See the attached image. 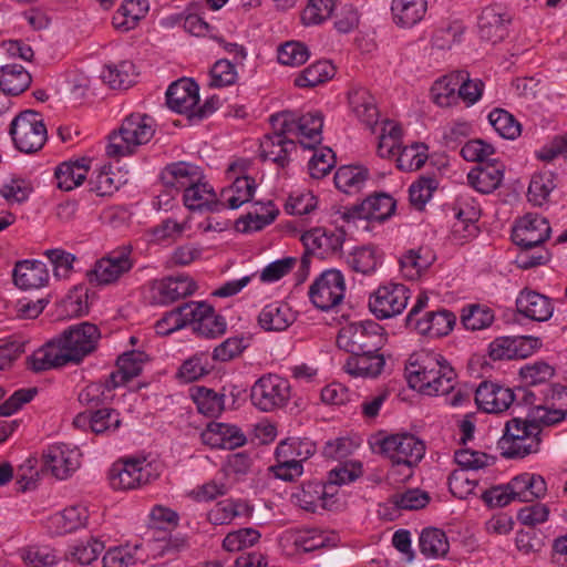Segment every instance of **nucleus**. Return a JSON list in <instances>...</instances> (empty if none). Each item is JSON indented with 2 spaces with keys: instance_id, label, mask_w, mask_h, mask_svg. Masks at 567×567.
Returning a JSON list of instances; mask_svg holds the SVG:
<instances>
[{
  "instance_id": "1",
  "label": "nucleus",
  "mask_w": 567,
  "mask_h": 567,
  "mask_svg": "<svg viewBox=\"0 0 567 567\" xmlns=\"http://www.w3.org/2000/svg\"><path fill=\"white\" fill-rule=\"evenodd\" d=\"M164 187L182 192L185 206L190 210L220 212L223 203L217 198L214 188L204 182V174L199 166L176 162L168 164L161 173Z\"/></svg>"
},
{
  "instance_id": "2",
  "label": "nucleus",
  "mask_w": 567,
  "mask_h": 567,
  "mask_svg": "<svg viewBox=\"0 0 567 567\" xmlns=\"http://www.w3.org/2000/svg\"><path fill=\"white\" fill-rule=\"evenodd\" d=\"M409 385L423 395H446L456 384V373L445 358L423 352L405 369Z\"/></svg>"
},
{
  "instance_id": "3",
  "label": "nucleus",
  "mask_w": 567,
  "mask_h": 567,
  "mask_svg": "<svg viewBox=\"0 0 567 567\" xmlns=\"http://www.w3.org/2000/svg\"><path fill=\"white\" fill-rule=\"evenodd\" d=\"M549 235L550 226L547 219L542 216L527 214L517 223L513 229L512 239L523 250L519 256L522 268H532L548 260L546 251L533 255H528V251L539 247L548 239Z\"/></svg>"
},
{
  "instance_id": "4",
  "label": "nucleus",
  "mask_w": 567,
  "mask_h": 567,
  "mask_svg": "<svg viewBox=\"0 0 567 567\" xmlns=\"http://www.w3.org/2000/svg\"><path fill=\"white\" fill-rule=\"evenodd\" d=\"M154 133V120L151 116L131 114L125 117L118 132L110 135L106 154L110 157L131 155L138 146L148 143Z\"/></svg>"
},
{
  "instance_id": "5",
  "label": "nucleus",
  "mask_w": 567,
  "mask_h": 567,
  "mask_svg": "<svg viewBox=\"0 0 567 567\" xmlns=\"http://www.w3.org/2000/svg\"><path fill=\"white\" fill-rule=\"evenodd\" d=\"M270 122L274 130L298 137L305 148H315L322 141L323 116L320 111H309L301 115L284 111L271 115Z\"/></svg>"
},
{
  "instance_id": "6",
  "label": "nucleus",
  "mask_w": 567,
  "mask_h": 567,
  "mask_svg": "<svg viewBox=\"0 0 567 567\" xmlns=\"http://www.w3.org/2000/svg\"><path fill=\"white\" fill-rule=\"evenodd\" d=\"M377 444L380 453L391 461L392 475L402 467L404 476H412L413 468L425 454L424 443L410 433L391 434L379 440Z\"/></svg>"
},
{
  "instance_id": "7",
  "label": "nucleus",
  "mask_w": 567,
  "mask_h": 567,
  "mask_svg": "<svg viewBox=\"0 0 567 567\" xmlns=\"http://www.w3.org/2000/svg\"><path fill=\"white\" fill-rule=\"evenodd\" d=\"M159 467L157 462L145 456L121 458L110 468V484L114 489H135L156 480Z\"/></svg>"
},
{
  "instance_id": "8",
  "label": "nucleus",
  "mask_w": 567,
  "mask_h": 567,
  "mask_svg": "<svg viewBox=\"0 0 567 567\" xmlns=\"http://www.w3.org/2000/svg\"><path fill=\"white\" fill-rule=\"evenodd\" d=\"M385 342L383 328L373 320L348 323L337 337L338 347L351 354L379 352Z\"/></svg>"
},
{
  "instance_id": "9",
  "label": "nucleus",
  "mask_w": 567,
  "mask_h": 567,
  "mask_svg": "<svg viewBox=\"0 0 567 567\" xmlns=\"http://www.w3.org/2000/svg\"><path fill=\"white\" fill-rule=\"evenodd\" d=\"M540 442V436L534 425H529L524 419L513 417L505 424L498 447L506 458H523L532 453H537Z\"/></svg>"
},
{
  "instance_id": "10",
  "label": "nucleus",
  "mask_w": 567,
  "mask_h": 567,
  "mask_svg": "<svg viewBox=\"0 0 567 567\" xmlns=\"http://www.w3.org/2000/svg\"><path fill=\"white\" fill-rule=\"evenodd\" d=\"M100 337L95 324L82 322L64 330L55 342L66 364L79 363L95 350Z\"/></svg>"
},
{
  "instance_id": "11",
  "label": "nucleus",
  "mask_w": 567,
  "mask_h": 567,
  "mask_svg": "<svg viewBox=\"0 0 567 567\" xmlns=\"http://www.w3.org/2000/svg\"><path fill=\"white\" fill-rule=\"evenodd\" d=\"M134 266L132 248L122 246L96 260L86 271V279L95 287L109 286L128 274Z\"/></svg>"
},
{
  "instance_id": "12",
  "label": "nucleus",
  "mask_w": 567,
  "mask_h": 567,
  "mask_svg": "<svg viewBox=\"0 0 567 567\" xmlns=\"http://www.w3.org/2000/svg\"><path fill=\"white\" fill-rule=\"evenodd\" d=\"M291 398V385L286 378L267 373L251 386L250 400L262 412H274L285 408Z\"/></svg>"
},
{
  "instance_id": "13",
  "label": "nucleus",
  "mask_w": 567,
  "mask_h": 567,
  "mask_svg": "<svg viewBox=\"0 0 567 567\" xmlns=\"http://www.w3.org/2000/svg\"><path fill=\"white\" fill-rule=\"evenodd\" d=\"M10 135L20 152L35 153L47 141V127L37 112L24 111L11 122Z\"/></svg>"
},
{
  "instance_id": "14",
  "label": "nucleus",
  "mask_w": 567,
  "mask_h": 567,
  "mask_svg": "<svg viewBox=\"0 0 567 567\" xmlns=\"http://www.w3.org/2000/svg\"><path fill=\"white\" fill-rule=\"evenodd\" d=\"M250 165L251 162L247 158H238L229 164L226 173L233 183L221 190L223 209L225 207L237 209L251 200L257 185L255 179L247 175Z\"/></svg>"
},
{
  "instance_id": "15",
  "label": "nucleus",
  "mask_w": 567,
  "mask_h": 567,
  "mask_svg": "<svg viewBox=\"0 0 567 567\" xmlns=\"http://www.w3.org/2000/svg\"><path fill=\"white\" fill-rule=\"evenodd\" d=\"M346 284L340 270L323 271L310 286L309 298L320 310H330L340 305L344 298Z\"/></svg>"
},
{
  "instance_id": "16",
  "label": "nucleus",
  "mask_w": 567,
  "mask_h": 567,
  "mask_svg": "<svg viewBox=\"0 0 567 567\" xmlns=\"http://www.w3.org/2000/svg\"><path fill=\"white\" fill-rule=\"evenodd\" d=\"M409 289L402 284L389 282L380 286L369 299L371 312L379 319L400 315L406 307Z\"/></svg>"
},
{
  "instance_id": "17",
  "label": "nucleus",
  "mask_w": 567,
  "mask_h": 567,
  "mask_svg": "<svg viewBox=\"0 0 567 567\" xmlns=\"http://www.w3.org/2000/svg\"><path fill=\"white\" fill-rule=\"evenodd\" d=\"M81 453L64 443L48 446L43 452L44 467L58 480H66L80 467Z\"/></svg>"
},
{
  "instance_id": "18",
  "label": "nucleus",
  "mask_w": 567,
  "mask_h": 567,
  "mask_svg": "<svg viewBox=\"0 0 567 567\" xmlns=\"http://www.w3.org/2000/svg\"><path fill=\"white\" fill-rule=\"evenodd\" d=\"M537 338L529 336L501 337L489 343V357L493 360L525 359L539 347Z\"/></svg>"
},
{
  "instance_id": "19",
  "label": "nucleus",
  "mask_w": 567,
  "mask_h": 567,
  "mask_svg": "<svg viewBox=\"0 0 567 567\" xmlns=\"http://www.w3.org/2000/svg\"><path fill=\"white\" fill-rule=\"evenodd\" d=\"M515 399L514 390L492 381H483L475 391V402L486 413H502Z\"/></svg>"
},
{
  "instance_id": "20",
  "label": "nucleus",
  "mask_w": 567,
  "mask_h": 567,
  "mask_svg": "<svg viewBox=\"0 0 567 567\" xmlns=\"http://www.w3.org/2000/svg\"><path fill=\"white\" fill-rule=\"evenodd\" d=\"M511 16L498 4L485 7L478 17V35L483 41L496 44L508 33Z\"/></svg>"
},
{
  "instance_id": "21",
  "label": "nucleus",
  "mask_w": 567,
  "mask_h": 567,
  "mask_svg": "<svg viewBox=\"0 0 567 567\" xmlns=\"http://www.w3.org/2000/svg\"><path fill=\"white\" fill-rule=\"evenodd\" d=\"M199 102V87L190 79H181L172 83L166 91L167 106L181 114L187 115L190 121V113L195 111Z\"/></svg>"
},
{
  "instance_id": "22",
  "label": "nucleus",
  "mask_w": 567,
  "mask_h": 567,
  "mask_svg": "<svg viewBox=\"0 0 567 567\" xmlns=\"http://www.w3.org/2000/svg\"><path fill=\"white\" fill-rule=\"evenodd\" d=\"M196 290L195 281L188 276L168 277L154 281L151 287L152 300L156 305H169L188 297Z\"/></svg>"
},
{
  "instance_id": "23",
  "label": "nucleus",
  "mask_w": 567,
  "mask_h": 567,
  "mask_svg": "<svg viewBox=\"0 0 567 567\" xmlns=\"http://www.w3.org/2000/svg\"><path fill=\"white\" fill-rule=\"evenodd\" d=\"M301 241L308 254L324 259L341 250L344 238L342 233L317 227L303 233Z\"/></svg>"
},
{
  "instance_id": "24",
  "label": "nucleus",
  "mask_w": 567,
  "mask_h": 567,
  "mask_svg": "<svg viewBox=\"0 0 567 567\" xmlns=\"http://www.w3.org/2000/svg\"><path fill=\"white\" fill-rule=\"evenodd\" d=\"M200 436L204 444L214 449L233 450L246 443V436L239 427L219 422L208 423Z\"/></svg>"
},
{
  "instance_id": "25",
  "label": "nucleus",
  "mask_w": 567,
  "mask_h": 567,
  "mask_svg": "<svg viewBox=\"0 0 567 567\" xmlns=\"http://www.w3.org/2000/svg\"><path fill=\"white\" fill-rule=\"evenodd\" d=\"M557 395V399L561 401L558 408L551 409L542 404L534 405L524 419L529 425H534L537 429V434L540 436L544 426L555 425L561 422L567 414V388L559 386L554 391L553 398Z\"/></svg>"
},
{
  "instance_id": "26",
  "label": "nucleus",
  "mask_w": 567,
  "mask_h": 567,
  "mask_svg": "<svg viewBox=\"0 0 567 567\" xmlns=\"http://www.w3.org/2000/svg\"><path fill=\"white\" fill-rule=\"evenodd\" d=\"M518 313L534 321H547L554 312L551 300L534 290H523L516 298Z\"/></svg>"
},
{
  "instance_id": "27",
  "label": "nucleus",
  "mask_w": 567,
  "mask_h": 567,
  "mask_svg": "<svg viewBox=\"0 0 567 567\" xmlns=\"http://www.w3.org/2000/svg\"><path fill=\"white\" fill-rule=\"evenodd\" d=\"M297 318L292 308L284 301H272L266 305L258 315V324L265 331H285Z\"/></svg>"
},
{
  "instance_id": "28",
  "label": "nucleus",
  "mask_w": 567,
  "mask_h": 567,
  "mask_svg": "<svg viewBox=\"0 0 567 567\" xmlns=\"http://www.w3.org/2000/svg\"><path fill=\"white\" fill-rule=\"evenodd\" d=\"M261 155L265 159L285 167L289 163V155L296 150V143L289 133H281L274 130L272 134L266 135L260 143Z\"/></svg>"
},
{
  "instance_id": "29",
  "label": "nucleus",
  "mask_w": 567,
  "mask_h": 567,
  "mask_svg": "<svg viewBox=\"0 0 567 567\" xmlns=\"http://www.w3.org/2000/svg\"><path fill=\"white\" fill-rule=\"evenodd\" d=\"M456 322V316L446 309L427 311L420 320H415L412 327L420 334L430 338H440L447 336Z\"/></svg>"
},
{
  "instance_id": "30",
  "label": "nucleus",
  "mask_w": 567,
  "mask_h": 567,
  "mask_svg": "<svg viewBox=\"0 0 567 567\" xmlns=\"http://www.w3.org/2000/svg\"><path fill=\"white\" fill-rule=\"evenodd\" d=\"M504 168L502 163L493 159L473 168L467 174L468 184L482 194H489L501 186L504 178Z\"/></svg>"
},
{
  "instance_id": "31",
  "label": "nucleus",
  "mask_w": 567,
  "mask_h": 567,
  "mask_svg": "<svg viewBox=\"0 0 567 567\" xmlns=\"http://www.w3.org/2000/svg\"><path fill=\"white\" fill-rule=\"evenodd\" d=\"M90 158L82 157L58 165L54 171L56 187L61 190L70 192L82 185L90 171Z\"/></svg>"
},
{
  "instance_id": "32",
  "label": "nucleus",
  "mask_w": 567,
  "mask_h": 567,
  "mask_svg": "<svg viewBox=\"0 0 567 567\" xmlns=\"http://www.w3.org/2000/svg\"><path fill=\"white\" fill-rule=\"evenodd\" d=\"M49 280L45 264L39 260H22L13 269V281L21 289L43 287Z\"/></svg>"
},
{
  "instance_id": "33",
  "label": "nucleus",
  "mask_w": 567,
  "mask_h": 567,
  "mask_svg": "<svg viewBox=\"0 0 567 567\" xmlns=\"http://www.w3.org/2000/svg\"><path fill=\"white\" fill-rule=\"evenodd\" d=\"M146 360L147 355L136 350L127 351L120 355L117 359V370L109 375L111 380L110 388L123 385L140 375Z\"/></svg>"
},
{
  "instance_id": "34",
  "label": "nucleus",
  "mask_w": 567,
  "mask_h": 567,
  "mask_svg": "<svg viewBox=\"0 0 567 567\" xmlns=\"http://www.w3.org/2000/svg\"><path fill=\"white\" fill-rule=\"evenodd\" d=\"M87 512L82 506H71L48 518V529L54 535L72 533L84 526Z\"/></svg>"
},
{
  "instance_id": "35",
  "label": "nucleus",
  "mask_w": 567,
  "mask_h": 567,
  "mask_svg": "<svg viewBox=\"0 0 567 567\" xmlns=\"http://www.w3.org/2000/svg\"><path fill=\"white\" fill-rule=\"evenodd\" d=\"M394 209L395 202L392 196L380 193L365 198L355 208V214L360 219L383 221L394 213Z\"/></svg>"
},
{
  "instance_id": "36",
  "label": "nucleus",
  "mask_w": 567,
  "mask_h": 567,
  "mask_svg": "<svg viewBox=\"0 0 567 567\" xmlns=\"http://www.w3.org/2000/svg\"><path fill=\"white\" fill-rule=\"evenodd\" d=\"M435 256L427 247L410 249L400 258L402 275L410 279H419L434 262Z\"/></svg>"
},
{
  "instance_id": "37",
  "label": "nucleus",
  "mask_w": 567,
  "mask_h": 567,
  "mask_svg": "<svg viewBox=\"0 0 567 567\" xmlns=\"http://www.w3.org/2000/svg\"><path fill=\"white\" fill-rule=\"evenodd\" d=\"M384 364V358L379 352L358 353L351 354L343 368L352 377L375 378L382 372Z\"/></svg>"
},
{
  "instance_id": "38",
  "label": "nucleus",
  "mask_w": 567,
  "mask_h": 567,
  "mask_svg": "<svg viewBox=\"0 0 567 567\" xmlns=\"http://www.w3.org/2000/svg\"><path fill=\"white\" fill-rule=\"evenodd\" d=\"M426 8V0H392L393 22L401 28H411L424 18Z\"/></svg>"
},
{
  "instance_id": "39",
  "label": "nucleus",
  "mask_w": 567,
  "mask_h": 567,
  "mask_svg": "<svg viewBox=\"0 0 567 567\" xmlns=\"http://www.w3.org/2000/svg\"><path fill=\"white\" fill-rule=\"evenodd\" d=\"M461 80L465 76V71L460 70L452 72L436 80L432 87L431 94L435 104L441 107H447L457 104V91Z\"/></svg>"
},
{
  "instance_id": "40",
  "label": "nucleus",
  "mask_w": 567,
  "mask_h": 567,
  "mask_svg": "<svg viewBox=\"0 0 567 567\" xmlns=\"http://www.w3.org/2000/svg\"><path fill=\"white\" fill-rule=\"evenodd\" d=\"M278 209L271 200L256 203L254 210L237 221V228L243 233L258 231L270 225L278 215Z\"/></svg>"
},
{
  "instance_id": "41",
  "label": "nucleus",
  "mask_w": 567,
  "mask_h": 567,
  "mask_svg": "<svg viewBox=\"0 0 567 567\" xmlns=\"http://www.w3.org/2000/svg\"><path fill=\"white\" fill-rule=\"evenodd\" d=\"M349 104L355 116L369 127L378 123L379 112L374 97L363 87L353 89L349 93Z\"/></svg>"
},
{
  "instance_id": "42",
  "label": "nucleus",
  "mask_w": 567,
  "mask_h": 567,
  "mask_svg": "<svg viewBox=\"0 0 567 567\" xmlns=\"http://www.w3.org/2000/svg\"><path fill=\"white\" fill-rule=\"evenodd\" d=\"M148 11L147 0H125L113 16V25L121 31L134 29Z\"/></svg>"
},
{
  "instance_id": "43",
  "label": "nucleus",
  "mask_w": 567,
  "mask_h": 567,
  "mask_svg": "<svg viewBox=\"0 0 567 567\" xmlns=\"http://www.w3.org/2000/svg\"><path fill=\"white\" fill-rule=\"evenodd\" d=\"M31 83V75L20 64H7L0 69V89L9 95H19Z\"/></svg>"
},
{
  "instance_id": "44",
  "label": "nucleus",
  "mask_w": 567,
  "mask_h": 567,
  "mask_svg": "<svg viewBox=\"0 0 567 567\" xmlns=\"http://www.w3.org/2000/svg\"><path fill=\"white\" fill-rule=\"evenodd\" d=\"M101 78L112 89H127L135 82V65L131 61L107 64L104 66Z\"/></svg>"
},
{
  "instance_id": "45",
  "label": "nucleus",
  "mask_w": 567,
  "mask_h": 567,
  "mask_svg": "<svg viewBox=\"0 0 567 567\" xmlns=\"http://www.w3.org/2000/svg\"><path fill=\"white\" fill-rule=\"evenodd\" d=\"M369 173L362 166L347 165L340 167L334 174V184L338 189L347 194L359 192L365 184Z\"/></svg>"
},
{
  "instance_id": "46",
  "label": "nucleus",
  "mask_w": 567,
  "mask_h": 567,
  "mask_svg": "<svg viewBox=\"0 0 567 567\" xmlns=\"http://www.w3.org/2000/svg\"><path fill=\"white\" fill-rule=\"evenodd\" d=\"M421 553L426 557L439 558L447 554L450 544L445 533L439 528H425L419 539Z\"/></svg>"
},
{
  "instance_id": "47",
  "label": "nucleus",
  "mask_w": 567,
  "mask_h": 567,
  "mask_svg": "<svg viewBox=\"0 0 567 567\" xmlns=\"http://www.w3.org/2000/svg\"><path fill=\"white\" fill-rule=\"evenodd\" d=\"M333 74L334 68L329 61H317L296 76L295 85L298 87H315L330 80Z\"/></svg>"
},
{
  "instance_id": "48",
  "label": "nucleus",
  "mask_w": 567,
  "mask_h": 567,
  "mask_svg": "<svg viewBox=\"0 0 567 567\" xmlns=\"http://www.w3.org/2000/svg\"><path fill=\"white\" fill-rule=\"evenodd\" d=\"M396 166L403 172L421 168L427 159V146L423 143H412L401 146L395 157Z\"/></svg>"
},
{
  "instance_id": "49",
  "label": "nucleus",
  "mask_w": 567,
  "mask_h": 567,
  "mask_svg": "<svg viewBox=\"0 0 567 567\" xmlns=\"http://www.w3.org/2000/svg\"><path fill=\"white\" fill-rule=\"evenodd\" d=\"M349 267L355 272L371 275L381 264V257L377 248L365 246L357 248L347 260Z\"/></svg>"
},
{
  "instance_id": "50",
  "label": "nucleus",
  "mask_w": 567,
  "mask_h": 567,
  "mask_svg": "<svg viewBox=\"0 0 567 567\" xmlns=\"http://www.w3.org/2000/svg\"><path fill=\"white\" fill-rule=\"evenodd\" d=\"M401 136L402 128L393 121H385L378 143L379 156L383 158L396 157L401 147Z\"/></svg>"
},
{
  "instance_id": "51",
  "label": "nucleus",
  "mask_w": 567,
  "mask_h": 567,
  "mask_svg": "<svg viewBox=\"0 0 567 567\" xmlns=\"http://www.w3.org/2000/svg\"><path fill=\"white\" fill-rule=\"evenodd\" d=\"M63 365H66V363L55 341L34 352V354L29 359V367L34 372H41Z\"/></svg>"
},
{
  "instance_id": "52",
  "label": "nucleus",
  "mask_w": 567,
  "mask_h": 567,
  "mask_svg": "<svg viewBox=\"0 0 567 567\" xmlns=\"http://www.w3.org/2000/svg\"><path fill=\"white\" fill-rule=\"evenodd\" d=\"M249 515V506L243 502L224 501L215 505L208 513V519L214 525L229 524L234 518Z\"/></svg>"
},
{
  "instance_id": "53",
  "label": "nucleus",
  "mask_w": 567,
  "mask_h": 567,
  "mask_svg": "<svg viewBox=\"0 0 567 567\" xmlns=\"http://www.w3.org/2000/svg\"><path fill=\"white\" fill-rule=\"evenodd\" d=\"M338 0H308L301 20L306 25H318L331 18Z\"/></svg>"
},
{
  "instance_id": "54",
  "label": "nucleus",
  "mask_w": 567,
  "mask_h": 567,
  "mask_svg": "<svg viewBox=\"0 0 567 567\" xmlns=\"http://www.w3.org/2000/svg\"><path fill=\"white\" fill-rule=\"evenodd\" d=\"M194 400L199 413L209 417L218 416L225 408V395L212 389L199 388Z\"/></svg>"
},
{
  "instance_id": "55",
  "label": "nucleus",
  "mask_w": 567,
  "mask_h": 567,
  "mask_svg": "<svg viewBox=\"0 0 567 567\" xmlns=\"http://www.w3.org/2000/svg\"><path fill=\"white\" fill-rule=\"evenodd\" d=\"M488 121L499 136L514 140L520 134V124L507 111L495 109L488 114Z\"/></svg>"
},
{
  "instance_id": "56",
  "label": "nucleus",
  "mask_w": 567,
  "mask_h": 567,
  "mask_svg": "<svg viewBox=\"0 0 567 567\" xmlns=\"http://www.w3.org/2000/svg\"><path fill=\"white\" fill-rule=\"evenodd\" d=\"M104 549L103 542L96 538L81 540L69 549V556L72 560L81 565H90L95 561Z\"/></svg>"
},
{
  "instance_id": "57",
  "label": "nucleus",
  "mask_w": 567,
  "mask_h": 567,
  "mask_svg": "<svg viewBox=\"0 0 567 567\" xmlns=\"http://www.w3.org/2000/svg\"><path fill=\"white\" fill-rule=\"evenodd\" d=\"M212 369L213 367L209 363L208 355L200 353L184 361L177 375L182 381L189 383L208 374Z\"/></svg>"
},
{
  "instance_id": "58",
  "label": "nucleus",
  "mask_w": 567,
  "mask_h": 567,
  "mask_svg": "<svg viewBox=\"0 0 567 567\" xmlns=\"http://www.w3.org/2000/svg\"><path fill=\"white\" fill-rule=\"evenodd\" d=\"M260 533L251 527L230 532L223 540V547L227 551H239L254 546L260 539Z\"/></svg>"
},
{
  "instance_id": "59",
  "label": "nucleus",
  "mask_w": 567,
  "mask_h": 567,
  "mask_svg": "<svg viewBox=\"0 0 567 567\" xmlns=\"http://www.w3.org/2000/svg\"><path fill=\"white\" fill-rule=\"evenodd\" d=\"M494 321L493 311L480 305H472L464 309L462 313V323L467 330H482L489 327Z\"/></svg>"
},
{
  "instance_id": "60",
  "label": "nucleus",
  "mask_w": 567,
  "mask_h": 567,
  "mask_svg": "<svg viewBox=\"0 0 567 567\" xmlns=\"http://www.w3.org/2000/svg\"><path fill=\"white\" fill-rule=\"evenodd\" d=\"M553 175L550 173H539L532 177L528 186V199L535 205H543L551 190L555 188Z\"/></svg>"
},
{
  "instance_id": "61",
  "label": "nucleus",
  "mask_w": 567,
  "mask_h": 567,
  "mask_svg": "<svg viewBox=\"0 0 567 567\" xmlns=\"http://www.w3.org/2000/svg\"><path fill=\"white\" fill-rule=\"evenodd\" d=\"M238 73L235 63L227 59L215 62L210 69L209 85L213 87H225L236 83Z\"/></svg>"
},
{
  "instance_id": "62",
  "label": "nucleus",
  "mask_w": 567,
  "mask_h": 567,
  "mask_svg": "<svg viewBox=\"0 0 567 567\" xmlns=\"http://www.w3.org/2000/svg\"><path fill=\"white\" fill-rule=\"evenodd\" d=\"M336 165V156L331 148L316 151L309 161L308 168L312 178L324 177Z\"/></svg>"
},
{
  "instance_id": "63",
  "label": "nucleus",
  "mask_w": 567,
  "mask_h": 567,
  "mask_svg": "<svg viewBox=\"0 0 567 567\" xmlns=\"http://www.w3.org/2000/svg\"><path fill=\"white\" fill-rule=\"evenodd\" d=\"M309 59V50L301 42H286L278 49V61L289 66H298Z\"/></svg>"
},
{
  "instance_id": "64",
  "label": "nucleus",
  "mask_w": 567,
  "mask_h": 567,
  "mask_svg": "<svg viewBox=\"0 0 567 567\" xmlns=\"http://www.w3.org/2000/svg\"><path fill=\"white\" fill-rule=\"evenodd\" d=\"M138 548V545L110 548L103 556L104 567H128L134 565L136 561L135 551Z\"/></svg>"
}]
</instances>
